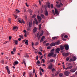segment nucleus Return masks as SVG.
Segmentation results:
<instances>
[{"label":"nucleus","mask_w":77,"mask_h":77,"mask_svg":"<svg viewBox=\"0 0 77 77\" xmlns=\"http://www.w3.org/2000/svg\"><path fill=\"white\" fill-rule=\"evenodd\" d=\"M50 45V44L49 43H47L46 44V46H48V45Z\"/></svg>","instance_id":"bf43d9fd"},{"label":"nucleus","mask_w":77,"mask_h":77,"mask_svg":"<svg viewBox=\"0 0 77 77\" xmlns=\"http://www.w3.org/2000/svg\"><path fill=\"white\" fill-rule=\"evenodd\" d=\"M64 38H67L68 35H65L64 36Z\"/></svg>","instance_id":"e433bc0d"},{"label":"nucleus","mask_w":77,"mask_h":77,"mask_svg":"<svg viewBox=\"0 0 77 77\" xmlns=\"http://www.w3.org/2000/svg\"><path fill=\"white\" fill-rule=\"evenodd\" d=\"M14 43L15 44H18V41L17 40H14Z\"/></svg>","instance_id":"7c9ffc66"},{"label":"nucleus","mask_w":77,"mask_h":77,"mask_svg":"<svg viewBox=\"0 0 77 77\" xmlns=\"http://www.w3.org/2000/svg\"><path fill=\"white\" fill-rule=\"evenodd\" d=\"M54 48L52 49L51 51V52H54Z\"/></svg>","instance_id":"79ce46f5"},{"label":"nucleus","mask_w":77,"mask_h":77,"mask_svg":"<svg viewBox=\"0 0 77 77\" xmlns=\"http://www.w3.org/2000/svg\"><path fill=\"white\" fill-rule=\"evenodd\" d=\"M47 6L49 8H50V3H48L47 4Z\"/></svg>","instance_id":"aec40b11"},{"label":"nucleus","mask_w":77,"mask_h":77,"mask_svg":"<svg viewBox=\"0 0 77 77\" xmlns=\"http://www.w3.org/2000/svg\"><path fill=\"white\" fill-rule=\"evenodd\" d=\"M53 61H54V60H53V59H51L50 60V62H53Z\"/></svg>","instance_id":"3c124183"},{"label":"nucleus","mask_w":77,"mask_h":77,"mask_svg":"<svg viewBox=\"0 0 77 77\" xmlns=\"http://www.w3.org/2000/svg\"><path fill=\"white\" fill-rule=\"evenodd\" d=\"M22 23H23V24H24L25 23V22H24V21L23 20H22Z\"/></svg>","instance_id":"052dcab7"},{"label":"nucleus","mask_w":77,"mask_h":77,"mask_svg":"<svg viewBox=\"0 0 77 77\" xmlns=\"http://www.w3.org/2000/svg\"><path fill=\"white\" fill-rule=\"evenodd\" d=\"M37 18L39 20L40 22H41V20H42V18H41V16H39L38 15L37 16Z\"/></svg>","instance_id":"9d476101"},{"label":"nucleus","mask_w":77,"mask_h":77,"mask_svg":"<svg viewBox=\"0 0 77 77\" xmlns=\"http://www.w3.org/2000/svg\"><path fill=\"white\" fill-rule=\"evenodd\" d=\"M18 22L19 23H22V22L21 21V18H18Z\"/></svg>","instance_id":"5701e85b"},{"label":"nucleus","mask_w":77,"mask_h":77,"mask_svg":"<svg viewBox=\"0 0 77 77\" xmlns=\"http://www.w3.org/2000/svg\"><path fill=\"white\" fill-rule=\"evenodd\" d=\"M67 64H68V66H69V65H71V63H67Z\"/></svg>","instance_id":"69168bd1"},{"label":"nucleus","mask_w":77,"mask_h":77,"mask_svg":"<svg viewBox=\"0 0 77 77\" xmlns=\"http://www.w3.org/2000/svg\"><path fill=\"white\" fill-rule=\"evenodd\" d=\"M38 2L39 3L40 5H41V1L39 0Z\"/></svg>","instance_id":"0e129e2a"},{"label":"nucleus","mask_w":77,"mask_h":77,"mask_svg":"<svg viewBox=\"0 0 77 77\" xmlns=\"http://www.w3.org/2000/svg\"><path fill=\"white\" fill-rule=\"evenodd\" d=\"M17 26H16H16H14L13 28V30H15V29H17Z\"/></svg>","instance_id":"49530a36"},{"label":"nucleus","mask_w":77,"mask_h":77,"mask_svg":"<svg viewBox=\"0 0 77 77\" xmlns=\"http://www.w3.org/2000/svg\"><path fill=\"white\" fill-rule=\"evenodd\" d=\"M14 17H15V19H16V18H18V16L17 15H15V14H14Z\"/></svg>","instance_id":"473e14b6"},{"label":"nucleus","mask_w":77,"mask_h":77,"mask_svg":"<svg viewBox=\"0 0 77 77\" xmlns=\"http://www.w3.org/2000/svg\"><path fill=\"white\" fill-rule=\"evenodd\" d=\"M1 62L2 63H4V60H1Z\"/></svg>","instance_id":"338daca9"},{"label":"nucleus","mask_w":77,"mask_h":77,"mask_svg":"<svg viewBox=\"0 0 77 77\" xmlns=\"http://www.w3.org/2000/svg\"><path fill=\"white\" fill-rule=\"evenodd\" d=\"M50 48H51V47H50V46H48V47H47V49H50Z\"/></svg>","instance_id":"4d7b16f0"},{"label":"nucleus","mask_w":77,"mask_h":77,"mask_svg":"<svg viewBox=\"0 0 77 77\" xmlns=\"http://www.w3.org/2000/svg\"><path fill=\"white\" fill-rule=\"evenodd\" d=\"M28 12H29L30 14V15H32L31 14L32 13V11L30 9H28L27 10Z\"/></svg>","instance_id":"9b49d317"},{"label":"nucleus","mask_w":77,"mask_h":77,"mask_svg":"<svg viewBox=\"0 0 77 77\" xmlns=\"http://www.w3.org/2000/svg\"><path fill=\"white\" fill-rule=\"evenodd\" d=\"M77 70V69H72L71 70V72H75V71Z\"/></svg>","instance_id":"f8f14e48"},{"label":"nucleus","mask_w":77,"mask_h":77,"mask_svg":"<svg viewBox=\"0 0 77 77\" xmlns=\"http://www.w3.org/2000/svg\"><path fill=\"white\" fill-rule=\"evenodd\" d=\"M42 62H43V63H44L45 62V60H44V59H42Z\"/></svg>","instance_id":"13d9d810"},{"label":"nucleus","mask_w":77,"mask_h":77,"mask_svg":"<svg viewBox=\"0 0 77 77\" xmlns=\"http://www.w3.org/2000/svg\"><path fill=\"white\" fill-rule=\"evenodd\" d=\"M19 38H22V39H23V38H24L23 35H19Z\"/></svg>","instance_id":"c85d7f7f"},{"label":"nucleus","mask_w":77,"mask_h":77,"mask_svg":"<svg viewBox=\"0 0 77 77\" xmlns=\"http://www.w3.org/2000/svg\"><path fill=\"white\" fill-rule=\"evenodd\" d=\"M32 21H30L29 22V27H32Z\"/></svg>","instance_id":"dca6fc26"},{"label":"nucleus","mask_w":77,"mask_h":77,"mask_svg":"<svg viewBox=\"0 0 77 77\" xmlns=\"http://www.w3.org/2000/svg\"><path fill=\"white\" fill-rule=\"evenodd\" d=\"M12 38V37L11 36H9V41H11V39Z\"/></svg>","instance_id":"6e6d98bb"},{"label":"nucleus","mask_w":77,"mask_h":77,"mask_svg":"<svg viewBox=\"0 0 77 77\" xmlns=\"http://www.w3.org/2000/svg\"><path fill=\"white\" fill-rule=\"evenodd\" d=\"M8 21L9 23H11V19H8Z\"/></svg>","instance_id":"680f3d73"},{"label":"nucleus","mask_w":77,"mask_h":77,"mask_svg":"<svg viewBox=\"0 0 77 77\" xmlns=\"http://www.w3.org/2000/svg\"><path fill=\"white\" fill-rule=\"evenodd\" d=\"M56 6L57 8H60V6L59 5H57Z\"/></svg>","instance_id":"ea45409f"},{"label":"nucleus","mask_w":77,"mask_h":77,"mask_svg":"<svg viewBox=\"0 0 77 77\" xmlns=\"http://www.w3.org/2000/svg\"><path fill=\"white\" fill-rule=\"evenodd\" d=\"M24 57L26 58H28L29 57V55L27 54H25Z\"/></svg>","instance_id":"412c9836"},{"label":"nucleus","mask_w":77,"mask_h":77,"mask_svg":"<svg viewBox=\"0 0 77 77\" xmlns=\"http://www.w3.org/2000/svg\"><path fill=\"white\" fill-rule=\"evenodd\" d=\"M63 56H64L66 57H67L68 56H69V53H63L62 54Z\"/></svg>","instance_id":"20e7f679"},{"label":"nucleus","mask_w":77,"mask_h":77,"mask_svg":"<svg viewBox=\"0 0 77 77\" xmlns=\"http://www.w3.org/2000/svg\"><path fill=\"white\" fill-rule=\"evenodd\" d=\"M53 68V65L52 64H50V65L48 66V69H51Z\"/></svg>","instance_id":"f257e3e1"},{"label":"nucleus","mask_w":77,"mask_h":77,"mask_svg":"<svg viewBox=\"0 0 77 77\" xmlns=\"http://www.w3.org/2000/svg\"><path fill=\"white\" fill-rule=\"evenodd\" d=\"M69 61V62H72H72H74L75 60H74L73 59H72V58H71V59H70Z\"/></svg>","instance_id":"bb28decb"},{"label":"nucleus","mask_w":77,"mask_h":77,"mask_svg":"<svg viewBox=\"0 0 77 77\" xmlns=\"http://www.w3.org/2000/svg\"><path fill=\"white\" fill-rule=\"evenodd\" d=\"M56 45V44L55 43H51L50 45V46L51 47H53V46H55Z\"/></svg>","instance_id":"f3484780"},{"label":"nucleus","mask_w":77,"mask_h":77,"mask_svg":"<svg viewBox=\"0 0 77 77\" xmlns=\"http://www.w3.org/2000/svg\"><path fill=\"white\" fill-rule=\"evenodd\" d=\"M5 68L6 69H7V71L8 70H9V67H8V66H7L5 67Z\"/></svg>","instance_id":"c9c22d12"},{"label":"nucleus","mask_w":77,"mask_h":77,"mask_svg":"<svg viewBox=\"0 0 77 77\" xmlns=\"http://www.w3.org/2000/svg\"><path fill=\"white\" fill-rule=\"evenodd\" d=\"M35 77H37V75H36V73H35Z\"/></svg>","instance_id":"774afa93"},{"label":"nucleus","mask_w":77,"mask_h":77,"mask_svg":"<svg viewBox=\"0 0 77 77\" xmlns=\"http://www.w3.org/2000/svg\"><path fill=\"white\" fill-rule=\"evenodd\" d=\"M29 77H33V74H29Z\"/></svg>","instance_id":"c03bdc74"},{"label":"nucleus","mask_w":77,"mask_h":77,"mask_svg":"<svg viewBox=\"0 0 77 77\" xmlns=\"http://www.w3.org/2000/svg\"><path fill=\"white\" fill-rule=\"evenodd\" d=\"M45 15L46 16H47L48 15V11H46L45 12Z\"/></svg>","instance_id":"b1692460"},{"label":"nucleus","mask_w":77,"mask_h":77,"mask_svg":"<svg viewBox=\"0 0 77 77\" xmlns=\"http://www.w3.org/2000/svg\"><path fill=\"white\" fill-rule=\"evenodd\" d=\"M54 71H55V69H54V68H53V69H52V72H53Z\"/></svg>","instance_id":"e2e57ef3"},{"label":"nucleus","mask_w":77,"mask_h":77,"mask_svg":"<svg viewBox=\"0 0 77 77\" xmlns=\"http://www.w3.org/2000/svg\"><path fill=\"white\" fill-rule=\"evenodd\" d=\"M18 63V61H15L13 63V65L14 66H15L16 65H17Z\"/></svg>","instance_id":"2eb2a0df"},{"label":"nucleus","mask_w":77,"mask_h":77,"mask_svg":"<svg viewBox=\"0 0 77 77\" xmlns=\"http://www.w3.org/2000/svg\"><path fill=\"white\" fill-rule=\"evenodd\" d=\"M13 50L14 52H15V51H16V48H13Z\"/></svg>","instance_id":"72a5a7b5"},{"label":"nucleus","mask_w":77,"mask_h":77,"mask_svg":"<svg viewBox=\"0 0 77 77\" xmlns=\"http://www.w3.org/2000/svg\"><path fill=\"white\" fill-rule=\"evenodd\" d=\"M35 17H36V15H34L32 16V18H35Z\"/></svg>","instance_id":"5fc2aeb1"},{"label":"nucleus","mask_w":77,"mask_h":77,"mask_svg":"<svg viewBox=\"0 0 77 77\" xmlns=\"http://www.w3.org/2000/svg\"><path fill=\"white\" fill-rule=\"evenodd\" d=\"M39 44V43L38 42H36L35 44H34L35 45H38Z\"/></svg>","instance_id":"f704fd0d"},{"label":"nucleus","mask_w":77,"mask_h":77,"mask_svg":"<svg viewBox=\"0 0 77 77\" xmlns=\"http://www.w3.org/2000/svg\"><path fill=\"white\" fill-rule=\"evenodd\" d=\"M37 30H38V28L36 27H35L33 29V33H35V32H36V31H37Z\"/></svg>","instance_id":"423d86ee"},{"label":"nucleus","mask_w":77,"mask_h":77,"mask_svg":"<svg viewBox=\"0 0 77 77\" xmlns=\"http://www.w3.org/2000/svg\"><path fill=\"white\" fill-rule=\"evenodd\" d=\"M53 54H54V53L53 52H51L49 53L48 54V57H51L53 56Z\"/></svg>","instance_id":"6e6552de"},{"label":"nucleus","mask_w":77,"mask_h":77,"mask_svg":"<svg viewBox=\"0 0 77 77\" xmlns=\"http://www.w3.org/2000/svg\"><path fill=\"white\" fill-rule=\"evenodd\" d=\"M51 8H53L54 7L53 6V4H51Z\"/></svg>","instance_id":"37998d69"},{"label":"nucleus","mask_w":77,"mask_h":77,"mask_svg":"<svg viewBox=\"0 0 77 77\" xmlns=\"http://www.w3.org/2000/svg\"><path fill=\"white\" fill-rule=\"evenodd\" d=\"M69 60V58L67 57L66 58V61H68V60Z\"/></svg>","instance_id":"603ef678"},{"label":"nucleus","mask_w":77,"mask_h":77,"mask_svg":"<svg viewBox=\"0 0 77 77\" xmlns=\"http://www.w3.org/2000/svg\"><path fill=\"white\" fill-rule=\"evenodd\" d=\"M52 56V57H56V54H54Z\"/></svg>","instance_id":"a19ab883"},{"label":"nucleus","mask_w":77,"mask_h":77,"mask_svg":"<svg viewBox=\"0 0 77 77\" xmlns=\"http://www.w3.org/2000/svg\"><path fill=\"white\" fill-rule=\"evenodd\" d=\"M72 66H70L69 67V69H72Z\"/></svg>","instance_id":"4c0bfd02"},{"label":"nucleus","mask_w":77,"mask_h":77,"mask_svg":"<svg viewBox=\"0 0 77 77\" xmlns=\"http://www.w3.org/2000/svg\"><path fill=\"white\" fill-rule=\"evenodd\" d=\"M42 26V24H40L39 25L38 27H39V30H41V26Z\"/></svg>","instance_id":"c756f323"},{"label":"nucleus","mask_w":77,"mask_h":77,"mask_svg":"<svg viewBox=\"0 0 77 77\" xmlns=\"http://www.w3.org/2000/svg\"><path fill=\"white\" fill-rule=\"evenodd\" d=\"M52 39L55 40L57 39V37H54L52 38Z\"/></svg>","instance_id":"2f4dec72"},{"label":"nucleus","mask_w":77,"mask_h":77,"mask_svg":"<svg viewBox=\"0 0 77 77\" xmlns=\"http://www.w3.org/2000/svg\"><path fill=\"white\" fill-rule=\"evenodd\" d=\"M43 34H44V31H42L41 32V34L40 35L39 38H41L40 36H41L42 35H43Z\"/></svg>","instance_id":"ddd939ff"},{"label":"nucleus","mask_w":77,"mask_h":77,"mask_svg":"<svg viewBox=\"0 0 77 77\" xmlns=\"http://www.w3.org/2000/svg\"><path fill=\"white\" fill-rule=\"evenodd\" d=\"M45 39V36H43L41 39L40 42H42V41H43L44 40V39Z\"/></svg>","instance_id":"4468645a"},{"label":"nucleus","mask_w":77,"mask_h":77,"mask_svg":"<svg viewBox=\"0 0 77 77\" xmlns=\"http://www.w3.org/2000/svg\"><path fill=\"white\" fill-rule=\"evenodd\" d=\"M55 44L56 45H59L60 44V42L59 41L57 42Z\"/></svg>","instance_id":"6ab92c4d"},{"label":"nucleus","mask_w":77,"mask_h":77,"mask_svg":"<svg viewBox=\"0 0 77 77\" xmlns=\"http://www.w3.org/2000/svg\"><path fill=\"white\" fill-rule=\"evenodd\" d=\"M25 44L26 45H28L29 44V43H28V40H26V41L25 42Z\"/></svg>","instance_id":"a878e982"},{"label":"nucleus","mask_w":77,"mask_h":77,"mask_svg":"<svg viewBox=\"0 0 77 77\" xmlns=\"http://www.w3.org/2000/svg\"><path fill=\"white\" fill-rule=\"evenodd\" d=\"M7 71V72H8V74H10V73H11V72H10V70H9V69Z\"/></svg>","instance_id":"58836bf2"},{"label":"nucleus","mask_w":77,"mask_h":77,"mask_svg":"<svg viewBox=\"0 0 77 77\" xmlns=\"http://www.w3.org/2000/svg\"><path fill=\"white\" fill-rule=\"evenodd\" d=\"M73 60H74L75 61V60H76V59H77V58H76V57L75 56H73Z\"/></svg>","instance_id":"cd10ccee"},{"label":"nucleus","mask_w":77,"mask_h":77,"mask_svg":"<svg viewBox=\"0 0 77 77\" xmlns=\"http://www.w3.org/2000/svg\"><path fill=\"white\" fill-rule=\"evenodd\" d=\"M16 11H17V12H18V13H19L20 11H19V10L17 9L16 10Z\"/></svg>","instance_id":"864d4df0"},{"label":"nucleus","mask_w":77,"mask_h":77,"mask_svg":"<svg viewBox=\"0 0 77 77\" xmlns=\"http://www.w3.org/2000/svg\"><path fill=\"white\" fill-rule=\"evenodd\" d=\"M65 35V33H63L61 34V35L62 39L63 40V41H65V39L63 38V36H64V35Z\"/></svg>","instance_id":"0eeeda50"},{"label":"nucleus","mask_w":77,"mask_h":77,"mask_svg":"<svg viewBox=\"0 0 77 77\" xmlns=\"http://www.w3.org/2000/svg\"><path fill=\"white\" fill-rule=\"evenodd\" d=\"M38 63V64H40V61L38 60L37 62V63Z\"/></svg>","instance_id":"8fccbe9b"},{"label":"nucleus","mask_w":77,"mask_h":77,"mask_svg":"<svg viewBox=\"0 0 77 77\" xmlns=\"http://www.w3.org/2000/svg\"><path fill=\"white\" fill-rule=\"evenodd\" d=\"M62 75H63V74H62V73H61L59 74V76H60V77H62Z\"/></svg>","instance_id":"09e8293b"},{"label":"nucleus","mask_w":77,"mask_h":77,"mask_svg":"<svg viewBox=\"0 0 77 77\" xmlns=\"http://www.w3.org/2000/svg\"><path fill=\"white\" fill-rule=\"evenodd\" d=\"M38 54H40V55H41V56H42V54L41 52H38Z\"/></svg>","instance_id":"de8ad7c7"},{"label":"nucleus","mask_w":77,"mask_h":77,"mask_svg":"<svg viewBox=\"0 0 77 77\" xmlns=\"http://www.w3.org/2000/svg\"><path fill=\"white\" fill-rule=\"evenodd\" d=\"M60 48L61 50H63L64 49V47L62 45L60 46Z\"/></svg>","instance_id":"a211bd4d"},{"label":"nucleus","mask_w":77,"mask_h":77,"mask_svg":"<svg viewBox=\"0 0 77 77\" xmlns=\"http://www.w3.org/2000/svg\"><path fill=\"white\" fill-rule=\"evenodd\" d=\"M64 47H65L66 50H68L69 49V45H64Z\"/></svg>","instance_id":"f03ea898"},{"label":"nucleus","mask_w":77,"mask_h":77,"mask_svg":"<svg viewBox=\"0 0 77 77\" xmlns=\"http://www.w3.org/2000/svg\"><path fill=\"white\" fill-rule=\"evenodd\" d=\"M25 59H23V62L24 63V64L25 65V66H26V62H25Z\"/></svg>","instance_id":"4be33fe9"},{"label":"nucleus","mask_w":77,"mask_h":77,"mask_svg":"<svg viewBox=\"0 0 77 77\" xmlns=\"http://www.w3.org/2000/svg\"><path fill=\"white\" fill-rule=\"evenodd\" d=\"M70 73V72H69L68 71H66L64 72V74L66 76H68Z\"/></svg>","instance_id":"7ed1b4c3"},{"label":"nucleus","mask_w":77,"mask_h":77,"mask_svg":"<svg viewBox=\"0 0 77 77\" xmlns=\"http://www.w3.org/2000/svg\"><path fill=\"white\" fill-rule=\"evenodd\" d=\"M55 9V12L54 15H56V14H58V11H57V9L56 8H54Z\"/></svg>","instance_id":"1a4fd4ad"},{"label":"nucleus","mask_w":77,"mask_h":77,"mask_svg":"<svg viewBox=\"0 0 77 77\" xmlns=\"http://www.w3.org/2000/svg\"><path fill=\"white\" fill-rule=\"evenodd\" d=\"M41 17H42V18L43 19H45V16H44V15L42 14L41 15Z\"/></svg>","instance_id":"393cba45"},{"label":"nucleus","mask_w":77,"mask_h":77,"mask_svg":"<svg viewBox=\"0 0 77 77\" xmlns=\"http://www.w3.org/2000/svg\"><path fill=\"white\" fill-rule=\"evenodd\" d=\"M60 48H57L55 50L56 53H59V51H60Z\"/></svg>","instance_id":"39448f33"},{"label":"nucleus","mask_w":77,"mask_h":77,"mask_svg":"<svg viewBox=\"0 0 77 77\" xmlns=\"http://www.w3.org/2000/svg\"><path fill=\"white\" fill-rule=\"evenodd\" d=\"M35 24L37 25H38V20H37V21H35Z\"/></svg>","instance_id":"a18cd8bd"}]
</instances>
